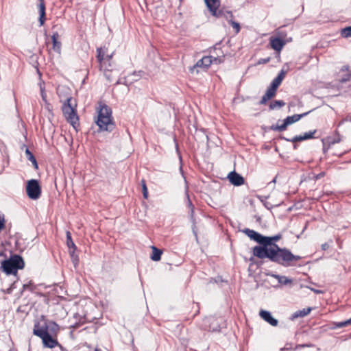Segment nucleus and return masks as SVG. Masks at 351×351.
I'll return each instance as SVG.
<instances>
[{"instance_id":"obj_39","label":"nucleus","mask_w":351,"mask_h":351,"mask_svg":"<svg viewBox=\"0 0 351 351\" xmlns=\"http://www.w3.org/2000/svg\"><path fill=\"white\" fill-rule=\"evenodd\" d=\"M113 55H114V53H111V54H110V55H106V56L105 59H106V63H107L108 62L111 61V60H112V57H113Z\"/></svg>"},{"instance_id":"obj_44","label":"nucleus","mask_w":351,"mask_h":351,"mask_svg":"<svg viewBox=\"0 0 351 351\" xmlns=\"http://www.w3.org/2000/svg\"><path fill=\"white\" fill-rule=\"evenodd\" d=\"M315 292L316 293H320L321 291H317V290H315Z\"/></svg>"},{"instance_id":"obj_20","label":"nucleus","mask_w":351,"mask_h":351,"mask_svg":"<svg viewBox=\"0 0 351 351\" xmlns=\"http://www.w3.org/2000/svg\"><path fill=\"white\" fill-rule=\"evenodd\" d=\"M69 92V88H66V87H60L59 86L58 88H57V93H58V95L60 99V101L64 104V99L65 97H71L70 95H68V93Z\"/></svg>"},{"instance_id":"obj_45","label":"nucleus","mask_w":351,"mask_h":351,"mask_svg":"<svg viewBox=\"0 0 351 351\" xmlns=\"http://www.w3.org/2000/svg\"><path fill=\"white\" fill-rule=\"evenodd\" d=\"M301 347H305V346H308L307 345H302L300 346Z\"/></svg>"},{"instance_id":"obj_41","label":"nucleus","mask_w":351,"mask_h":351,"mask_svg":"<svg viewBox=\"0 0 351 351\" xmlns=\"http://www.w3.org/2000/svg\"><path fill=\"white\" fill-rule=\"evenodd\" d=\"M328 247H329V245L327 243H325L322 245V249L323 250H326L327 249H328Z\"/></svg>"},{"instance_id":"obj_13","label":"nucleus","mask_w":351,"mask_h":351,"mask_svg":"<svg viewBox=\"0 0 351 351\" xmlns=\"http://www.w3.org/2000/svg\"><path fill=\"white\" fill-rule=\"evenodd\" d=\"M208 10L213 16H218L217 10L220 5L219 0H204Z\"/></svg>"},{"instance_id":"obj_29","label":"nucleus","mask_w":351,"mask_h":351,"mask_svg":"<svg viewBox=\"0 0 351 351\" xmlns=\"http://www.w3.org/2000/svg\"><path fill=\"white\" fill-rule=\"evenodd\" d=\"M107 66L108 67L109 69H100V70L104 71V73L105 76L106 77V78L110 81V76L108 75L107 73L108 71H112L114 69V64L111 61L108 62Z\"/></svg>"},{"instance_id":"obj_36","label":"nucleus","mask_w":351,"mask_h":351,"mask_svg":"<svg viewBox=\"0 0 351 351\" xmlns=\"http://www.w3.org/2000/svg\"><path fill=\"white\" fill-rule=\"evenodd\" d=\"M271 99L267 94L265 93V95L262 97V99L260 101L261 104H265L268 100Z\"/></svg>"},{"instance_id":"obj_43","label":"nucleus","mask_w":351,"mask_h":351,"mask_svg":"<svg viewBox=\"0 0 351 351\" xmlns=\"http://www.w3.org/2000/svg\"><path fill=\"white\" fill-rule=\"evenodd\" d=\"M276 178H274V180H272V182H276Z\"/></svg>"},{"instance_id":"obj_19","label":"nucleus","mask_w":351,"mask_h":351,"mask_svg":"<svg viewBox=\"0 0 351 351\" xmlns=\"http://www.w3.org/2000/svg\"><path fill=\"white\" fill-rule=\"evenodd\" d=\"M285 74H286L285 71L282 70L279 73L278 76L274 79V80L272 81L270 86L274 88L277 89L278 88V86L280 85V84L282 83L283 79L285 78Z\"/></svg>"},{"instance_id":"obj_4","label":"nucleus","mask_w":351,"mask_h":351,"mask_svg":"<svg viewBox=\"0 0 351 351\" xmlns=\"http://www.w3.org/2000/svg\"><path fill=\"white\" fill-rule=\"evenodd\" d=\"M62 110L66 121L76 129L79 125V119L76 112V104L73 103L71 97H67L64 99Z\"/></svg>"},{"instance_id":"obj_9","label":"nucleus","mask_w":351,"mask_h":351,"mask_svg":"<svg viewBox=\"0 0 351 351\" xmlns=\"http://www.w3.org/2000/svg\"><path fill=\"white\" fill-rule=\"evenodd\" d=\"M230 182L234 186H241L244 183V178L235 171H231L228 176Z\"/></svg>"},{"instance_id":"obj_35","label":"nucleus","mask_w":351,"mask_h":351,"mask_svg":"<svg viewBox=\"0 0 351 351\" xmlns=\"http://www.w3.org/2000/svg\"><path fill=\"white\" fill-rule=\"evenodd\" d=\"M230 24L232 25V27L235 29L236 33H238L240 31V25L238 23L235 21H230Z\"/></svg>"},{"instance_id":"obj_14","label":"nucleus","mask_w":351,"mask_h":351,"mask_svg":"<svg viewBox=\"0 0 351 351\" xmlns=\"http://www.w3.org/2000/svg\"><path fill=\"white\" fill-rule=\"evenodd\" d=\"M316 132H317V130H314L313 131L306 132L303 135L295 136L289 141L292 143H296V142L302 141H305V140H308V139H312V138H314V134Z\"/></svg>"},{"instance_id":"obj_18","label":"nucleus","mask_w":351,"mask_h":351,"mask_svg":"<svg viewBox=\"0 0 351 351\" xmlns=\"http://www.w3.org/2000/svg\"><path fill=\"white\" fill-rule=\"evenodd\" d=\"M59 34L56 32L51 36V40L53 42V50L57 52L58 53H60L61 51V43L58 40Z\"/></svg>"},{"instance_id":"obj_32","label":"nucleus","mask_w":351,"mask_h":351,"mask_svg":"<svg viewBox=\"0 0 351 351\" xmlns=\"http://www.w3.org/2000/svg\"><path fill=\"white\" fill-rule=\"evenodd\" d=\"M341 34L344 38L351 37V26L342 29Z\"/></svg>"},{"instance_id":"obj_17","label":"nucleus","mask_w":351,"mask_h":351,"mask_svg":"<svg viewBox=\"0 0 351 351\" xmlns=\"http://www.w3.org/2000/svg\"><path fill=\"white\" fill-rule=\"evenodd\" d=\"M269 43L271 48L278 52L282 50L285 45V41L279 38H271Z\"/></svg>"},{"instance_id":"obj_23","label":"nucleus","mask_w":351,"mask_h":351,"mask_svg":"<svg viewBox=\"0 0 351 351\" xmlns=\"http://www.w3.org/2000/svg\"><path fill=\"white\" fill-rule=\"evenodd\" d=\"M274 277L278 280V282L282 285H288L292 282V280L285 276L274 275Z\"/></svg>"},{"instance_id":"obj_27","label":"nucleus","mask_w":351,"mask_h":351,"mask_svg":"<svg viewBox=\"0 0 351 351\" xmlns=\"http://www.w3.org/2000/svg\"><path fill=\"white\" fill-rule=\"evenodd\" d=\"M285 105V103L282 100H275L272 101L269 105V108L271 110H274L276 108H280Z\"/></svg>"},{"instance_id":"obj_28","label":"nucleus","mask_w":351,"mask_h":351,"mask_svg":"<svg viewBox=\"0 0 351 351\" xmlns=\"http://www.w3.org/2000/svg\"><path fill=\"white\" fill-rule=\"evenodd\" d=\"M74 250H69V254L71 257L72 262L74 265V267H76L79 263V258L78 256L75 254Z\"/></svg>"},{"instance_id":"obj_2","label":"nucleus","mask_w":351,"mask_h":351,"mask_svg":"<svg viewBox=\"0 0 351 351\" xmlns=\"http://www.w3.org/2000/svg\"><path fill=\"white\" fill-rule=\"evenodd\" d=\"M97 116L95 123L100 131L112 132L115 128V123L112 116V110L106 104L100 102L97 108Z\"/></svg>"},{"instance_id":"obj_33","label":"nucleus","mask_w":351,"mask_h":351,"mask_svg":"<svg viewBox=\"0 0 351 351\" xmlns=\"http://www.w3.org/2000/svg\"><path fill=\"white\" fill-rule=\"evenodd\" d=\"M141 184H142V190H143V197L145 199H147V197H148V191H147V186H146L145 180H143L141 181Z\"/></svg>"},{"instance_id":"obj_24","label":"nucleus","mask_w":351,"mask_h":351,"mask_svg":"<svg viewBox=\"0 0 351 351\" xmlns=\"http://www.w3.org/2000/svg\"><path fill=\"white\" fill-rule=\"evenodd\" d=\"M66 245H67L68 247L69 248V250H76L77 247H76V245H75L74 242L72 240L71 232L69 231H67L66 233Z\"/></svg>"},{"instance_id":"obj_10","label":"nucleus","mask_w":351,"mask_h":351,"mask_svg":"<svg viewBox=\"0 0 351 351\" xmlns=\"http://www.w3.org/2000/svg\"><path fill=\"white\" fill-rule=\"evenodd\" d=\"M212 57L211 56H204L202 59L199 60L196 64L191 68V70L193 71L195 68L200 67L203 69H207L212 64Z\"/></svg>"},{"instance_id":"obj_26","label":"nucleus","mask_w":351,"mask_h":351,"mask_svg":"<svg viewBox=\"0 0 351 351\" xmlns=\"http://www.w3.org/2000/svg\"><path fill=\"white\" fill-rule=\"evenodd\" d=\"M311 308H304L302 310H300V311H298L297 312H295L293 315V317H303L307 315H308L310 313V312L311 311Z\"/></svg>"},{"instance_id":"obj_38","label":"nucleus","mask_w":351,"mask_h":351,"mask_svg":"<svg viewBox=\"0 0 351 351\" xmlns=\"http://www.w3.org/2000/svg\"><path fill=\"white\" fill-rule=\"evenodd\" d=\"M4 218L0 215V231L4 228Z\"/></svg>"},{"instance_id":"obj_1","label":"nucleus","mask_w":351,"mask_h":351,"mask_svg":"<svg viewBox=\"0 0 351 351\" xmlns=\"http://www.w3.org/2000/svg\"><path fill=\"white\" fill-rule=\"evenodd\" d=\"M278 234L273 237H263V246H255L252 250L253 255L258 258H268L271 261L284 267L295 266L302 257L294 255L287 248H281L275 243L281 239Z\"/></svg>"},{"instance_id":"obj_46","label":"nucleus","mask_w":351,"mask_h":351,"mask_svg":"<svg viewBox=\"0 0 351 351\" xmlns=\"http://www.w3.org/2000/svg\"><path fill=\"white\" fill-rule=\"evenodd\" d=\"M95 351H99V350H95Z\"/></svg>"},{"instance_id":"obj_12","label":"nucleus","mask_w":351,"mask_h":351,"mask_svg":"<svg viewBox=\"0 0 351 351\" xmlns=\"http://www.w3.org/2000/svg\"><path fill=\"white\" fill-rule=\"evenodd\" d=\"M142 73L143 72L141 71L133 72L128 76L125 77L122 83L126 86L130 85L134 82L138 81L141 77Z\"/></svg>"},{"instance_id":"obj_40","label":"nucleus","mask_w":351,"mask_h":351,"mask_svg":"<svg viewBox=\"0 0 351 351\" xmlns=\"http://www.w3.org/2000/svg\"><path fill=\"white\" fill-rule=\"evenodd\" d=\"M269 60H270L269 58H265V59H261V60H259L258 63L259 64H265V63H267L268 62H269Z\"/></svg>"},{"instance_id":"obj_15","label":"nucleus","mask_w":351,"mask_h":351,"mask_svg":"<svg viewBox=\"0 0 351 351\" xmlns=\"http://www.w3.org/2000/svg\"><path fill=\"white\" fill-rule=\"evenodd\" d=\"M97 59L99 63V69H109L106 65L105 51L102 48H98L97 49Z\"/></svg>"},{"instance_id":"obj_47","label":"nucleus","mask_w":351,"mask_h":351,"mask_svg":"<svg viewBox=\"0 0 351 351\" xmlns=\"http://www.w3.org/2000/svg\"><path fill=\"white\" fill-rule=\"evenodd\" d=\"M351 121V119H349Z\"/></svg>"},{"instance_id":"obj_34","label":"nucleus","mask_w":351,"mask_h":351,"mask_svg":"<svg viewBox=\"0 0 351 351\" xmlns=\"http://www.w3.org/2000/svg\"><path fill=\"white\" fill-rule=\"evenodd\" d=\"M276 90L277 89L270 86L265 93L267 94L271 98H272L275 96Z\"/></svg>"},{"instance_id":"obj_3","label":"nucleus","mask_w":351,"mask_h":351,"mask_svg":"<svg viewBox=\"0 0 351 351\" xmlns=\"http://www.w3.org/2000/svg\"><path fill=\"white\" fill-rule=\"evenodd\" d=\"M59 331V326L53 321H47L44 316L34 322L33 334L40 338L48 332L58 333Z\"/></svg>"},{"instance_id":"obj_5","label":"nucleus","mask_w":351,"mask_h":351,"mask_svg":"<svg viewBox=\"0 0 351 351\" xmlns=\"http://www.w3.org/2000/svg\"><path fill=\"white\" fill-rule=\"evenodd\" d=\"M25 263L23 258L19 255L11 256L10 259L1 263V269L8 275L17 274L18 269L24 267Z\"/></svg>"},{"instance_id":"obj_30","label":"nucleus","mask_w":351,"mask_h":351,"mask_svg":"<svg viewBox=\"0 0 351 351\" xmlns=\"http://www.w3.org/2000/svg\"><path fill=\"white\" fill-rule=\"evenodd\" d=\"M288 125H289L288 123H287L286 120L285 119L284 123L282 124L272 126L271 129L274 130H278V131L281 132V131L285 130Z\"/></svg>"},{"instance_id":"obj_31","label":"nucleus","mask_w":351,"mask_h":351,"mask_svg":"<svg viewBox=\"0 0 351 351\" xmlns=\"http://www.w3.org/2000/svg\"><path fill=\"white\" fill-rule=\"evenodd\" d=\"M351 324V317L343 322H335V328H343Z\"/></svg>"},{"instance_id":"obj_11","label":"nucleus","mask_w":351,"mask_h":351,"mask_svg":"<svg viewBox=\"0 0 351 351\" xmlns=\"http://www.w3.org/2000/svg\"><path fill=\"white\" fill-rule=\"evenodd\" d=\"M259 315L263 320L269 323L270 325L273 326H276L278 325V320L271 316L270 312L265 310H261Z\"/></svg>"},{"instance_id":"obj_21","label":"nucleus","mask_w":351,"mask_h":351,"mask_svg":"<svg viewBox=\"0 0 351 351\" xmlns=\"http://www.w3.org/2000/svg\"><path fill=\"white\" fill-rule=\"evenodd\" d=\"M308 114V112H305V113H303L301 114H293L292 116L287 117L285 119V120H286L287 123H288V125H291L292 123H294L298 121L302 117L306 116Z\"/></svg>"},{"instance_id":"obj_37","label":"nucleus","mask_w":351,"mask_h":351,"mask_svg":"<svg viewBox=\"0 0 351 351\" xmlns=\"http://www.w3.org/2000/svg\"><path fill=\"white\" fill-rule=\"evenodd\" d=\"M187 204H188L189 208L191 209V216L193 217V212H194L193 206V204H192L191 201L190 200L189 196H187Z\"/></svg>"},{"instance_id":"obj_22","label":"nucleus","mask_w":351,"mask_h":351,"mask_svg":"<svg viewBox=\"0 0 351 351\" xmlns=\"http://www.w3.org/2000/svg\"><path fill=\"white\" fill-rule=\"evenodd\" d=\"M152 255L151 256L152 260L154 261H158L161 258L162 251L157 247L152 246Z\"/></svg>"},{"instance_id":"obj_16","label":"nucleus","mask_w":351,"mask_h":351,"mask_svg":"<svg viewBox=\"0 0 351 351\" xmlns=\"http://www.w3.org/2000/svg\"><path fill=\"white\" fill-rule=\"evenodd\" d=\"M38 1H39V3L38 5V13H39L38 21L40 23V26H43L46 20L45 4L44 2V0H38Z\"/></svg>"},{"instance_id":"obj_6","label":"nucleus","mask_w":351,"mask_h":351,"mask_svg":"<svg viewBox=\"0 0 351 351\" xmlns=\"http://www.w3.org/2000/svg\"><path fill=\"white\" fill-rule=\"evenodd\" d=\"M27 196L32 199H38L41 195V188L38 180L32 179L29 180L26 186Z\"/></svg>"},{"instance_id":"obj_42","label":"nucleus","mask_w":351,"mask_h":351,"mask_svg":"<svg viewBox=\"0 0 351 351\" xmlns=\"http://www.w3.org/2000/svg\"><path fill=\"white\" fill-rule=\"evenodd\" d=\"M41 95H42L43 99H45V95L44 92H43V90L42 89H41Z\"/></svg>"},{"instance_id":"obj_25","label":"nucleus","mask_w":351,"mask_h":351,"mask_svg":"<svg viewBox=\"0 0 351 351\" xmlns=\"http://www.w3.org/2000/svg\"><path fill=\"white\" fill-rule=\"evenodd\" d=\"M25 155L27 156V158L32 162V165L34 167V168L38 169V164L33 154L27 148L25 150Z\"/></svg>"},{"instance_id":"obj_8","label":"nucleus","mask_w":351,"mask_h":351,"mask_svg":"<svg viewBox=\"0 0 351 351\" xmlns=\"http://www.w3.org/2000/svg\"><path fill=\"white\" fill-rule=\"evenodd\" d=\"M242 232L246 234L250 239L256 241L261 245L263 246V237L264 236L259 234L258 232L254 231V230H251L249 228H245L242 230Z\"/></svg>"},{"instance_id":"obj_7","label":"nucleus","mask_w":351,"mask_h":351,"mask_svg":"<svg viewBox=\"0 0 351 351\" xmlns=\"http://www.w3.org/2000/svg\"><path fill=\"white\" fill-rule=\"evenodd\" d=\"M57 334L58 333L48 332L47 334L40 337L44 347L53 348L59 346V343L56 338Z\"/></svg>"}]
</instances>
